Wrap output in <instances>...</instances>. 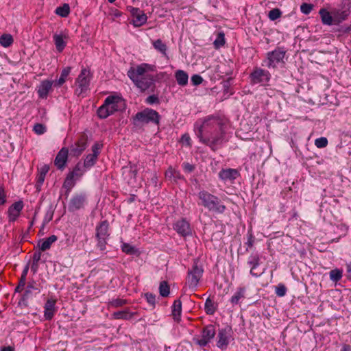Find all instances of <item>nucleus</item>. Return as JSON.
Listing matches in <instances>:
<instances>
[{
	"mask_svg": "<svg viewBox=\"0 0 351 351\" xmlns=\"http://www.w3.org/2000/svg\"><path fill=\"white\" fill-rule=\"evenodd\" d=\"M200 141L213 151L217 149L225 141V132L222 121L217 117H208L202 123L195 125Z\"/></svg>",
	"mask_w": 351,
	"mask_h": 351,
	"instance_id": "1",
	"label": "nucleus"
},
{
	"mask_svg": "<svg viewBox=\"0 0 351 351\" xmlns=\"http://www.w3.org/2000/svg\"><path fill=\"white\" fill-rule=\"evenodd\" d=\"M154 69V66L143 63L136 67H131L127 74L139 89L145 91L154 85V77L152 75L146 74L147 72L152 71Z\"/></svg>",
	"mask_w": 351,
	"mask_h": 351,
	"instance_id": "2",
	"label": "nucleus"
},
{
	"mask_svg": "<svg viewBox=\"0 0 351 351\" xmlns=\"http://www.w3.org/2000/svg\"><path fill=\"white\" fill-rule=\"evenodd\" d=\"M198 197L201 200L202 206L210 212L222 214L226 208V206L221 203L220 199L217 196L206 191H199Z\"/></svg>",
	"mask_w": 351,
	"mask_h": 351,
	"instance_id": "3",
	"label": "nucleus"
},
{
	"mask_svg": "<svg viewBox=\"0 0 351 351\" xmlns=\"http://www.w3.org/2000/svg\"><path fill=\"white\" fill-rule=\"evenodd\" d=\"M122 103L121 97L117 96H108L106 98L104 104L97 110V114L101 119H106L110 114L119 110Z\"/></svg>",
	"mask_w": 351,
	"mask_h": 351,
	"instance_id": "4",
	"label": "nucleus"
},
{
	"mask_svg": "<svg viewBox=\"0 0 351 351\" xmlns=\"http://www.w3.org/2000/svg\"><path fill=\"white\" fill-rule=\"evenodd\" d=\"M159 121L160 115L158 113L156 110L149 108L136 113L134 117V124L136 125L148 123L158 124Z\"/></svg>",
	"mask_w": 351,
	"mask_h": 351,
	"instance_id": "5",
	"label": "nucleus"
},
{
	"mask_svg": "<svg viewBox=\"0 0 351 351\" xmlns=\"http://www.w3.org/2000/svg\"><path fill=\"white\" fill-rule=\"evenodd\" d=\"M203 272L202 267L198 265L197 260H195L192 268L188 271L186 277V284L190 288L195 289L197 287Z\"/></svg>",
	"mask_w": 351,
	"mask_h": 351,
	"instance_id": "6",
	"label": "nucleus"
},
{
	"mask_svg": "<svg viewBox=\"0 0 351 351\" xmlns=\"http://www.w3.org/2000/svg\"><path fill=\"white\" fill-rule=\"evenodd\" d=\"M108 226L107 221H103L96 227L97 246L101 251L106 249L107 244V239L109 237Z\"/></svg>",
	"mask_w": 351,
	"mask_h": 351,
	"instance_id": "7",
	"label": "nucleus"
},
{
	"mask_svg": "<svg viewBox=\"0 0 351 351\" xmlns=\"http://www.w3.org/2000/svg\"><path fill=\"white\" fill-rule=\"evenodd\" d=\"M90 84V71L86 69H82L75 81L77 88L75 93L77 95L84 94L88 89Z\"/></svg>",
	"mask_w": 351,
	"mask_h": 351,
	"instance_id": "8",
	"label": "nucleus"
},
{
	"mask_svg": "<svg viewBox=\"0 0 351 351\" xmlns=\"http://www.w3.org/2000/svg\"><path fill=\"white\" fill-rule=\"evenodd\" d=\"M250 82L253 84H265L269 81L270 73L263 69L255 68L250 75Z\"/></svg>",
	"mask_w": 351,
	"mask_h": 351,
	"instance_id": "9",
	"label": "nucleus"
},
{
	"mask_svg": "<svg viewBox=\"0 0 351 351\" xmlns=\"http://www.w3.org/2000/svg\"><path fill=\"white\" fill-rule=\"evenodd\" d=\"M127 10L132 16V24L135 27H141L144 25L147 19L146 14L139 8L128 6Z\"/></svg>",
	"mask_w": 351,
	"mask_h": 351,
	"instance_id": "10",
	"label": "nucleus"
},
{
	"mask_svg": "<svg viewBox=\"0 0 351 351\" xmlns=\"http://www.w3.org/2000/svg\"><path fill=\"white\" fill-rule=\"evenodd\" d=\"M285 56V51L280 49L269 52L267 56L266 66L269 68L275 67L278 63L282 62Z\"/></svg>",
	"mask_w": 351,
	"mask_h": 351,
	"instance_id": "11",
	"label": "nucleus"
},
{
	"mask_svg": "<svg viewBox=\"0 0 351 351\" xmlns=\"http://www.w3.org/2000/svg\"><path fill=\"white\" fill-rule=\"evenodd\" d=\"M86 202V195L84 193H76L69 201V210L74 212L84 208Z\"/></svg>",
	"mask_w": 351,
	"mask_h": 351,
	"instance_id": "12",
	"label": "nucleus"
},
{
	"mask_svg": "<svg viewBox=\"0 0 351 351\" xmlns=\"http://www.w3.org/2000/svg\"><path fill=\"white\" fill-rule=\"evenodd\" d=\"M230 328H226L219 330L218 332V341H217V346L224 350L227 348L229 343V339L230 337Z\"/></svg>",
	"mask_w": 351,
	"mask_h": 351,
	"instance_id": "13",
	"label": "nucleus"
},
{
	"mask_svg": "<svg viewBox=\"0 0 351 351\" xmlns=\"http://www.w3.org/2000/svg\"><path fill=\"white\" fill-rule=\"evenodd\" d=\"M173 229L182 237L191 234L189 223L185 219H181L174 223Z\"/></svg>",
	"mask_w": 351,
	"mask_h": 351,
	"instance_id": "14",
	"label": "nucleus"
},
{
	"mask_svg": "<svg viewBox=\"0 0 351 351\" xmlns=\"http://www.w3.org/2000/svg\"><path fill=\"white\" fill-rule=\"evenodd\" d=\"M68 149L65 147L62 148L58 153L54 160V164L58 169L62 170L64 169L68 159Z\"/></svg>",
	"mask_w": 351,
	"mask_h": 351,
	"instance_id": "15",
	"label": "nucleus"
},
{
	"mask_svg": "<svg viewBox=\"0 0 351 351\" xmlns=\"http://www.w3.org/2000/svg\"><path fill=\"white\" fill-rule=\"evenodd\" d=\"M239 176V171L235 169H222L219 173V177L224 182L234 180Z\"/></svg>",
	"mask_w": 351,
	"mask_h": 351,
	"instance_id": "16",
	"label": "nucleus"
},
{
	"mask_svg": "<svg viewBox=\"0 0 351 351\" xmlns=\"http://www.w3.org/2000/svg\"><path fill=\"white\" fill-rule=\"evenodd\" d=\"M53 38L57 51L62 52L66 45L67 35L64 33L54 34Z\"/></svg>",
	"mask_w": 351,
	"mask_h": 351,
	"instance_id": "17",
	"label": "nucleus"
},
{
	"mask_svg": "<svg viewBox=\"0 0 351 351\" xmlns=\"http://www.w3.org/2000/svg\"><path fill=\"white\" fill-rule=\"evenodd\" d=\"M260 257L257 254H252L247 260V264L251 267V275L258 277L263 274V271L257 273L255 272L256 267L259 265Z\"/></svg>",
	"mask_w": 351,
	"mask_h": 351,
	"instance_id": "18",
	"label": "nucleus"
},
{
	"mask_svg": "<svg viewBox=\"0 0 351 351\" xmlns=\"http://www.w3.org/2000/svg\"><path fill=\"white\" fill-rule=\"evenodd\" d=\"M23 208V203L22 201H19L14 203L8 210L10 221H15L19 217L20 212Z\"/></svg>",
	"mask_w": 351,
	"mask_h": 351,
	"instance_id": "19",
	"label": "nucleus"
},
{
	"mask_svg": "<svg viewBox=\"0 0 351 351\" xmlns=\"http://www.w3.org/2000/svg\"><path fill=\"white\" fill-rule=\"evenodd\" d=\"M53 82L49 80H45L41 82L38 87V93L39 97L45 98L48 95L49 92L51 90Z\"/></svg>",
	"mask_w": 351,
	"mask_h": 351,
	"instance_id": "20",
	"label": "nucleus"
},
{
	"mask_svg": "<svg viewBox=\"0 0 351 351\" xmlns=\"http://www.w3.org/2000/svg\"><path fill=\"white\" fill-rule=\"evenodd\" d=\"M332 14L334 16V24H339L347 19L350 11L348 9L344 10H335L332 12Z\"/></svg>",
	"mask_w": 351,
	"mask_h": 351,
	"instance_id": "21",
	"label": "nucleus"
},
{
	"mask_svg": "<svg viewBox=\"0 0 351 351\" xmlns=\"http://www.w3.org/2000/svg\"><path fill=\"white\" fill-rule=\"evenodd\" d=\"M55 304L56 300H47V302L45 305V317L47 320H50L54 314L55 311Z\"/></svg>",
	"mask_w": 351,
	"mask_h": 351,
	"instance_id": "22",
	"label": "nucleus"
},
{
	"mask_svg": "<svg viewBox=\"0 0 351 351\" xmlns=\"http://www.w3.org/2000/svg\"><path fill=\"white\" fill-rule=\"evenodd\" d=\"M319 14L321 16L323 24L327 25H331L334 24V16L332 14H330L326 9L322 8L319 10Z\"/></svg>",
	"mask_w": 351,
	"mask_h": 351,
	"instance_id": "23",
	"label": "nucleus"
},
{
	"mask_svg": "<svg viewBox=\"0 0 351 351\" xmlns=\"http://www.w3.org/2000/svg\"><path fill=\"white\" fill-rule=\"evenodd\" d=\"M57 237L56 235H51L45 240H40L38 242V247L40 250L44 252L49 250L53 243L57 241Z\"/></svg>",
	"mask_w": 351,
	"mask_h": 351,
	"instance_id": "24",
	"label": "nucleus"
},
{
	"mask_svg": "<svg viewBox=\"0 0 351 351\" xmlns=\"http://www.w3.org/2000/svg\"><path fill=\"white\" fill-rule=\"evenodd\" d=\"M86 142L83 139H80L71 147V152L74 156H79L86 149Z\"/></svg>",
	"mask_w": 351,
	"mask_h": 351,
	"instance_id": "25",
	"label": "nucleus"
},
{
	"mask_svg": "<svg viewBox=\"0 0 351 351\" xmlns=\"http://www.w3.org/2000/svg\"><path fill=\"white\" fill-rule=\"evenodd\" d=\"M175 77L180 86H186L188 83L189 75L183 70H178L175 73Z\"/></svg>",
	"mask_w": 351,
	"mask_h": 351,
	"instance_id": "26",
	"label": "nucleus"
},
{
	"mask_svg": "<svg viewBox=\"0 0 351 351\" xmlns=\"http://www.w3.org/2000/svg\"><path fill=\"white\" fill-rule=\"evenodd\" d=\"M135 313L130 312L128 309L123 311H117L113 313L112 317L116 319H125L129 320L133 317Z\"/></svg>",
	"mask_w": 351,
	"mask_h": 351,
	"instance_id": "27",
	"label": "nucleus"
},
{
	"mask_svg": "<svg viewBox=\"0 0 351 351\" xmlns=\"http://www.w3.org/2000/svg\"><path fill=\"white\" fill-rule=\"evenodd\" d=\"M152 45L154 48L158 52H160L162 56L167 57V45L162 42L161 39H157L152 42Z\"/></svg>",
	"mask_w": 351,
	"mask_h": 351,
	"instance_id": "28",
	"label": "nucleus"
},
{
	"mask_svg": "<svg viewBox=\"0 0 351 351\" xmlns=\"http://www.w3.org/2000/svg\"><path fill=\"white\" fill-rule=\"evenodd\" d=\"M182 313V302L180 300L174 301L172 305V315L176 321L180 320Z\"/></svg>",
	"mask_w": 351,
	"mask_h": 351,
	"instance_id": "29",
	"label": "nucleus"
},
{
	"mask_svg": "<svg viewBox=\"0 0 351 351\" xmlns=\"http://www.w3.org/2000/svg\"><path fill=\"white\" fill-rule=\"evenodd\" d=\"M215 335V330L213 325L205 327L202 331V337L210 341Z\"/></svg>",
	"mask_w": 351,
	"mask_h": 351,
	"instance_id": "30",
	"label": "nucleus"
},
{
	"mask_svg": "<svg viewBox=\"0 0 351 351\" xmlns=\"http://www.w3.org/2000/svg\"><path fill=\"white\" fill-rule=\"evenodd\" d=\"M166 178L169 180H173V181H176L177 180L182 179V176L180 173L176 171L175 169L172 167H169L168 170L165 173Z\"/></svg>",
	"mask_w": 351,
	"mask_h": 351,
	"instance_id": "31",
	"label": "nucleus"
},
{
	"mask_svg": "<svg viewBox=\"0 0 351 351\" xmlns=\"http://www.w3.org/2000/svg\"><path fill=\"white\" fill-rule=\"evenodd\" d=\"M76 178L69 173L66 176L63 183V187L66 189L67 192H70L71 189L75 186Z\"/></svg>",
	"mask_w": 351,
	"mask_h": 351,
	"instance_id": "32",
	"label": "nucleus"
},
{
	"mask_svg": "<svg viewBox=\"0 0 351 351\" xmlns=\"http://www.w3.org/2000/svg\"><path fill=\"white\" fill-rule=\"evenodd\" d=\"M28 270H29V265H27L23 270L19 284L15 288V291L20 292L23 289V288L25 285L26 276L27 274Z\"/></svg>",
	"mask_w": 351,
	"mask_h": 351,
	"instance_id": "33",
	"label": "nucleus"
},
{
	"mask_svg": "<svg viewBox=\"0 0 351 351\" xmlns=\"http://www.w3.org/2000/svg\"><path fill=\"white\" fill-rule=\"evenodd\" d=\"M217 310V305L210 299L207 298L205 302V311L208 315H213Z\"/></svg>",
	"mask_w": 351,
	"mask_h": 351,
	"instance_id": "34",
	"label": "nucleus"
},
{
	"mask_svg": "<svg viewBox=\"0 0 351 351\" xmlns=\"http://www.w3.org/2000/svg\"><path fill=\"white\" fill-rule=\"evenodd\" d=\"M12 36L8 34H4L0 36V44L3 47H8L13 43Z\"/></svg>",
	"mask_w": 351,
	"mask_h": 351,
	"instance_id": "35",
	"label": "nucleus"
},
{
	"mask_svg": "<svg viewBox=\"0 0 351 351\" xmlns=\"http://www.w3.org/2000/svg\"><path fill=\"white\" fill-rule=\"evenodd\" d=\"M97 157L95 154H93L87 155L84 161V167L90 168L93 167L95 164Z\"/></svg>",
	"mask_w": 351,
	"mask_h": 351,
	"instance_id": "36",
	"label": "nucleus"
},
{
	"mask_svg": "<svg viewBox=\"0 0 351 351\" xmlns=\"http://www.w3.org/2000/svg\"><path fill=\"white\" fill-rule=\"evenodd\" d=\"M245 289L239 288L231 298L230 302L233 305L237 304L241 298H244Z\"/></svg>",
	"mask_w": 351,
	"mask_h": 351,
	"instance_id": "37",
	"label": "nucleus"
},
{
	"mask_svg": "<svg viewBox=\"0 0 351 351\" xmlns=\"http://www.w3.org/2000/svg\"><path fill=\"white\" fill-rule=\"evenodd\" d=\"M69 12V5L66 3H64L62 6L58 7L56 10V13L62 17H66Z\"/></svg>",
	"mask_w": 351,
	"mask_h": 351,
	"instance_id": "38",
	"label": "nucleus"
},
{
	"mask_svg": "<svg viewBox=\"0 0 351 351\" xmlns=\"http://www.w3.org/2000/svg\"><path fill=\"white\" fill-rule=\"evenodd\" d=\"M70 72H71V67L64 68L62 71L60 78L58 80L57 82H56V85H57L58 86H62L65 82V80L67 77V76L69 75Z\"/></svg>",
	"mask_w": 351,
	"mask_h": 351,
	"instance_id": "39",
	"label": "nucleus"
},
{
	"mask_svg": "<svg viewBox=\"0 0 351 351\" xmlns=\"http://www.w3.org/2000/svg\"><path fill=\"white\" fill-rule=\"evenodd\" d=\"M84 173V170L80 163H77L73 171H70L69 173L74 176L77 180L82 176Z\"/></svg>",
	"mask_w": 351,
	"mask_h": 351,
	"instance_id": "40",
	"label": "nucleus"
},
{
	"mask_svg": "<svg viewBox=\"0 0 351 351\" xmlns=\"http://www.w3.org/2000/svg\"><path fill=\"white\" fill-rule=\"evenodd\" d=\"M121 250L127 254L132 255L137 252V250L129 243H123L121 245Z\"/></svg>",
	"mask_w": 351,
	"mask_h": 351,
	"instance_id": "41",
	"label": "nucleus"
},
{
	"mask_svg": "<svg viewBox=\"0 0 351 351\" xmlns=\"http://www.w3.org/2000/svg\"><path fill=\"white\" fill-rule=\"evenodd\" d=\"M160 294L162 297H167L169 294V287L167 282L162 281L159 287Z\"/></svg>",
	"mask_w": 351,
	"mask_h": 351,
	"instance_id": "42",
	"label": "nucleus"
},
{
	"mask_svg": "<svg viewBox=\"0 0 351 351\" xmlns=\"http://www.w3.org/2000/svg\"><path fill=\"white\" fill-rule=\"evenodd\" d=\"M225 44V35L223 32L217 34V38L214 41V45L216 48H219Z\"/></svg>",
	"mask_w": 351,
	"mask_h": 351,
	"instance_id": "43",
	"label": "nucleus"
},
{
	"mask_svg": "<svg viewBox=\"0 0 351 351\" xmlns=\"http://www.w3.org/2000/svg\"><path fill=\"white\" fill-rule=\"evenodd\" d=\"M282 12L278 8H274L269 12L268 17L271 21H275L281 16Z\"/></svg>",
	"mask_w": 351,
	"mask_h": 351,
	"instance_id": "44",
	"label": "nucleus"
},
{
	"mask_svg": "<svg viewBox=\"0 0 351 351\" xmlns=\"http://www.w3.org/2000/svg\"><path fill=\"white\" fill-rule=\"evenodd\" d=\"M342 277V272L339 269H333L330 272V278L334 282L339 281Z\"/></svg>",
	"mask_w": 351,
	"mask_h": 351,
	"instance_id": "45",
	"label": "nucleus"
},
{
	"mask_svg": "<svg viewBox=\"0 0 351 351\" xmlns=\"http://www.w3.org/2000/svg\"><path fill=\"white\" fill-rule=\"evenodd\" d=\"M315 145L317 148L326 147L328 145V140L326 137H320L315 141Z\"/></svg>",
	"mask_w": 351,
	"mask_h": 351,
	"instance_id": "46",
	"label": "nucleus"
},
{
	"mask_svg": "<svg viewBox=\"0 0 351 351\" xmlns=\"http://www.w3.org/2000/svg\"><path fill=\"white\" fill-rule=\"evenodd\" d=\"M33 130L38 135H41L46 132V127L41 123H36L34 125Z\"/></svg>",
	"mask_w": 351,
	"mask_h": 351,
	"instance_id": "47",
	"label": "nucleus"
},
{
	"mask_svg": "<svg viewBox=\"0 0 351 351\" xmlns=\"http://www.w3.org/2000/svg\"><path fill=\"white\" fill-rule=\"evenodd\" d=\"M313 5L311 3H303L300 5V10L304 14H308L313 10Z\"/></svg>",
	"mask_w": 351,
	"mask_h": 351,
	"instance_id": "48",
	"label": "nucleus"
},
{
	"mask_svg": "<svg viewBox=\"0 0 351 351\" xmlns=\"http://www.w3.org/2000/svg\"><path fill=\"white\" fill-rule=\"evenodd\" d=\"M127 303V301L123 299L117 298L114 299L110 302V305L113 307H119Z\"/></svg>",
	"mask_w": 351,
	"mask_h": 351,
	"instance_id": "49",
	"label": "nucleus"
},
{
	"mask_svg": "<svg viewBox=\"0 0 351 351\" xmlns=\"http://www.w3.org/2000/svg\"><path fill=\"white\" fill-rule=\"evenodd\" d=\"M286 292H287V288L282 284L278 285L276 288V293L279 297H282V296L285 295Z\"/></svg>",
	"mask_w": 351,
	"mask_h": 351,
	"instance_id": "50",
	"label": "nucleus"
},
{
	"mask_svg": "<svg viewBox=\"0 0 351 351\" xmlns=\"http://www.w3.org/2000/svg\"><path fill=\"white\" fill-rule=\"evenodd\" d=\"M145 297L148 303H149L152 305L155 304V302H156V295H155L150 293H147L145 294Z\"/></svg>",
	"mask_w": 351,
	"mask_h": 351,
	"instance_id": "51",
	"label": "nucleus"
},
{
	"mask_svg": "<svg viewBox=\"0 0 351 351\" xmlns=\"http://www.w3.org/2000/svg\"><path fill=\"white\" fill-rule=\"evenodd\" d=\"M203 81L202 77L199 75H193L191 77V82L193 85L197 86L200 84Z\"/></svg>",
	"mask_w": 351,
	"mask_h": 351,
	"instance_id": "52",
	"label": "nucleus"
},
{
	"mask_svg": "<svg viewBox=\"0 0 351 351\" xmlns=\"http://www.w3.org/2000/svg\"><path fill=\"white\" fill-rule=\"evenodd\" d=\"M146 101H147V103H148L149 104H153L159 102V99H158V97L154 95L149 96L146 99Z\"/></svg>",
	"mask_w": 351,
	"mask_h": 351,
	"instance_id": "53",
	"label": "nucleus"
},
{
	"mask_svg": "<svg viewBox=\"0 0 351 351\" xmlns=\"http://www.w3.org/2000/svg\"><path fill=\"white\" fill-rule=\"evenodd\" d=\"M6 195L4 191V189L2 186H0V204L3 205L5 202Z\"/></svg>",
	"mask_w": 351,
	"mask_h": 351,
	"instance_id": "54",
	"label": "nucleus"
},
{
	"mask_svg": "<svg viewBox=\"0 0 351 351\" xmlns=\"http://www.w3.org/2000/svg\"><path fill=\"white\" fill-rule=\"evenodd\" d=\"M100 149L101 145L99 143H95L92 147L93 154H95V156H98Z\"/></svg>",
	"mask_w": 351,
	"mask_h": 351,
	"instance_id": "55",
	"label": "nucleus"
},
{
	"mask_svg": "<svg viewBox=\"0 0 351 351\" xmlns=\"http://www.w3.org/2000/svg\"><path fill=\"white\" fill-rule=\"evenodd\" d=\"M181 141L183 143H185L187 145H190L191 138L189 136V134H183L181 138Z\"/></svg>",
	"mask_w": 351,
	"mask_h": 351,
	"instance_id": "56",
	"label": "nucleus"
},
{
	"mask_svg": "<svg viewBox=\"0 0 351 351\" xmlns=\"http://www.w3.org/2000/svg\"><path fill=\"white\" fill-rule=\"evenodd\" d=\"M49 167L48 165H45L40 167L39 173L45 176L47 173L49 171Z\"/></svg>",
	"mask_w": 351,
	"mask_h": 351,
	"instance_id": "57",
	"label": "nucleus"
},
{
	"mask_svg": "<svg viewBox=\"0 0 351 351\" xmlns=\"http://www.w3.org/2000/svg\"><path fill=\"white\" fill-rule=\"evenodd\" d=\"M34 289H36V288H35V287L33 285L29 284L26 287L25 296L27 297L28 295L32 293V290Z\"/></svg>",
	"mask_w": 351,
	"mask_h": 351,
	"instance_id": "58",
	"label": "nucleus"
},
{
	"mask_svg": "<svg viewBox=\"0 0 351 351\" xmlns=\"http://www.w3.org/2000/svg\"><path fill=\"white\" fill-rule=\"evenodd\" d=\"M208 342H209V341H208V340H206L205 338H204V337L202 336V339H199V340H197V343L199 346H202V347H204V346H206L208 344Z\"/></svg>",
	"mask_w": 351,
	"mask_h": 351,
	"instance_id": "59",
	"label": "nucleus"
},
{
	"mask_svg": "<svg viewBox=\"0 0 351 351\" xmlns=\"http://www.w3.org/2000/svg\"><path fill=\"white\" fill-rule=\"evenodd\" d=\"M41 258V252H35L33 256V262L38 263Z\"/></svg>",
	"mask_w": 351,
	"mask_h": 351,
	"instance_id": "60",
	"label": "nucleus"
},
{
	"mask_svg": "<svg viewBox=\"0 0 351 351\" xmlns=\"http://www.w3.org/2000/svg\"><path fill=\"white\" fill-rule=\"evenodd\" d=\"M184 169L189 172H191L194 169V167L189 163H185L184 165Z\"/></svg>",
	"mask_w": 351,
	"mask_h": 351,
	"instance_id": "61",
	"label": "nucleus"
},
{
	"mask_svg": "<svg viewBox=\"0 0 351 351\" xmlns=\"http://www.w3.org/2000/svg\"><path fill=\"white\" fill-rule=\"evenodd\" d=\"M45 176L40 174V173L38 174V178H37V182L39 185L43 184V183L45 180Z\"/></svg>",
	"mask_w": 351,
	"mask_h": 351,
	"instance_id": "62",
	"label": "nucleus"
},
{
	"mask_svg": "<svg viewBox=\"0 0 351 351\" xmlns=\"http://www.w3.org/2000/svg\"><path fill=\"white\" fill-rule=\"evenodd\" d=\"M38 269V263L32 262L31 270L33 271V273L36 274L37 272Z\"/></svg>",
	"mask_w": 351,
	"mask_h": 351,
	"instance_id": "63",
	"label": "nucleus"
},
{
	"mask_svg": "<svg viewBox=\"0 0 351 351\" xmlns=\"http://www.w3.org/2000/svg\"><path fill=\"white\" fill-rule=\"evenodd\" d=\"M130 173L132 174V176H133L134 178H135L137 173V170L136 167H131L130 169Z\"/></svg>",
	"mask_w": 351,
	"mask_h": 351,
	"instance_id": "64",
	"label": "nucleus"
}]
</instances>
